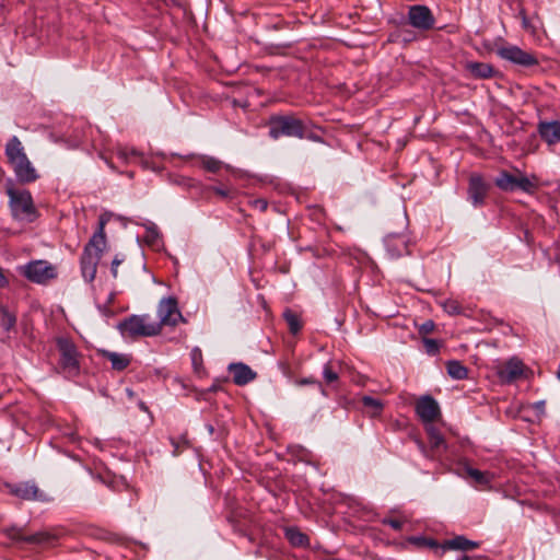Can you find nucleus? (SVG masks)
<instances>
[{"label":"nucleus","mask_w":560,"mask_h":560,"mask_svg":"<svg viewBox=\"0 0 560 560\" xmlns=\"http://www.w3.org/2000/svg\"><path fill=\"white\" fill-rule=\"evenodd\" d=\"M558 376L560 378V364H559V370H558Z\"/></svg>","instance_id":"obj_55"},{"label":"nucleus","mask_w":560,"mask_h":560,"mask_svg":"<svg viewBox=\"0 0 560 560\" xmlns=\"http://www.w3.org/2000/svg\"><path fill=\"white\" fill-rule=\"evenodd\" d=\"M197 354L199 358H201V352L198 349L194 350V352H192V362H194V365L196 369H197V362H198Z\"/></svg>","instance_id":"obj_45"},{"label":"nucleus","mask_w":560,"mask_h":560,"mask_svg":"<svg viewBox=\"0 0 560 560\" xmlns=\"http://www.w3.org/2000/svg\"><path fill=\"white\" fill-rule=\"evenodd\" d=\"M447 373L454 380H464L468 376V369L459 361L453 360L446 363Z\"/></svg>","instance_id":"obj_29"},{"label":"nucleus","mask_w":560,"mask_h":560,"mask_svg":"<svg viewBox=\"0 0 560 560\" xmlns=\"http://www.w3.org/2000/svg\"><path fill=\"white\" fill-rule=\"evenodd\" d=\"M405 520L399 517H386L383 520V524L390 526L393 529L399 532L402 529Z\"/></svg>","instance_id":"obj_37"},{"label":"nucleus","mask_w":560,"mask_h":560,"mask_svg":"<svg viewBox=\"0 0 560 560\" xmlns=\"http://www.w3.org/2000/svg\"><path fill=\"white\" fill-rule=\"evenodd\" d=\"M207 429H208L210 434H212L213 431H214V429H213V427L211 424H207Z\"/></svg>","instance_id":"obj_49"},{"label":"nucleus","mask_w":560,"mask_h":560,"mask_svg":"<svg viewBox=\"0 0 560 560\" xmlns=\"http://www.w3.org/2000/svg\"><path fill=\"white\" fill-rule=\"evenodd\" d=\"M115 300V292H109L108 294V298H107V304H112Z\"/></svg>","instance_id":"obj_46"},{"label":"nucleus","mask_w":560,"mask_h":560,"mask_svg":"<svg viewBox=\"0 0 560 560\" xmlns=\"http://www.w3.org/2000/svg\"><path fill=\"white\" fill-rule=\"evenodd\" d=\"M417 416L422 422L432 424L441 416L438 401L430 395L421 396L415 406Z\"/></svg>","instance_id":"obj_12"},{"label":"nucleus","mask_w":560,"mask_h":560,"mask_svg":"<svg viewBox=\"0 0 560 560\" xmlns=\"http://www.w3.org/2000/svg\"><path fill=\"white\" fill-rule=\"evenodd\" d=\"M434 323L432 320H425L421 326H420V329L419 331L422 334V335H429L431 332H433L434 330Z\"/></svg>","instance_id":"obj_40"},{"label":"nucleus","mask_w":560,"mask_h":560,"mask_svg":"<svg viewBox=\"0 0 560 560\" xmlns=\"http://www.w3.org/2000/svg\"><path fill=\"white\" fill-rule=\"evenodd\" d=\"M435 18L431 9L424 4L408 8L407 23L419 32H429L435 27Z\"/></svg>","instance_id":"obj_8"},{"label":"nucleus","mask_w":560,"mask_h":560,"mask_svg":"<svg viewBox=\"0 0 560 560\" xmlns=\"http://www.w3.org/2000/svg\"><path fill=\"white\" fill-rule=\"evenodd\" d=\"M498 55L508 61L522 67H532L538 63L534 55L522 50L517 46H505L498 49Z\"/></svg>","instance_id":"obj_14"},{"label":"nucleus","mask_w":560,"mask_h":560,"mask_svg":"<svg viewBox=\"0 0 560 560\" xmlns=\"http://www.w3.org/2000/svg\"><path fill=\"white\" fill-rule=\"evenodd\" d=\"M523 25H524V27H527V19H526V16H523Z\"/></svg>","instance_id":"obj_51"},{"label":"nucleus","mask_w":560,"mask_h":560,"mask_svg":"<svg viewBox=\"0 0 560 560\" xmlns=\"http://www.w3.org/2000/svg\"><path fill=\"white\" fill-rule=\"evenodd\" d=\"M538 131L544 141L548 144H556L560 142V121H540Z\"/></svg>","instance_id":"obj_21"},{"label":"nucleus","mask_w":560,"mask_h":560,"mask_svg":"<svg viewBox=\"0 0 560 560\" xmlns=\"http://www.w3.org/2000/svg\"><path fill=\"white\" fill-rule=\"evenodd\" d=\"M310 384H317V386L319 387L322 393L325 394V390H324L322 384L313 377H305V378H301L298 381V385H300V386L310 385Z\"/></svg>","instance_id":"obj_41"},{"label":"nucleus","mask_w":560,"mask_h":560,"mask_svg":"<svg viewBox=\"0 0 560 560\" xmlns=\"http://www.w3.org/2000/svg\"><path fill=\"white\" fill-rule=\"evenodd\" d=\"M495 185L503 191L521 190L526 194H533L536 185L526 176H514L509 172H501L495 178Z\"/></svg>","instance_id":"obj_10"},{"label":"nucleus","mask_w":560,"mask_h":560,"mask_svg":"<svg viewBox=\"0 0 560 560\" xmlns=\"http://www.w3.org/2000/svg\"><path fill=\"white\" fill-rule=\"evenodd\" d=\"M283 317L292 335H296L298 332H300L303 325L298 314H295L291 310H285L283 313Z\"/></svg>","instance_id":"obj_30"},{"label":"nucleus","mask_w":560,"mask_h":560,"mask_svg":"<svg viewBox=\"0 0 560 560\" xmlns=\"http://www.w3.org/2000/svg\"><path fill=\"white\" fill-rule=\"evenodd\" d=\"M537 406H538V407L544 406V401L538 402V404H537Z\"/></svg>","instance_id":"obj_53"},{"label":"nucleus","mask_w":560,"mask_h":560,"mask_svg":"<svg viewBox=\"0 0 560 560\" xmlns=\"http://www.w3.org/2000/svg\"><path fill=\"white\" fill-rule=\"evenodd\" d=\"M8 283H9V282L1 281V282H0V288H4V287H5V284H8Z\"/></svg>","instance_id":"obj_52"},{"label":"nucleus","mask_w":560,"mask_h":560,"mask_svg":"<svg viewBox=\"0 0 560 560\" xmlns=\"http://www.w3.org/2000/svg\"><path fill=\"white\" fill-rule=\"evenodd\" d=\"M283 534L289 544L294 548H308L310 537L298 526H284Z\"/></svg>","instance_id":"obj_23"},{"label":"nucleus","mask_w":560,"mask_h":560,"mask_svg":"<svg viewBox=\"0 0 560 560\" xmlns=\"http://www.w3.org/2000/svg\"><path fill=\"white\" fill-rule=\"evenodd\" d=\"M387 255L390 258H398L409 254V240L405 234L389 233L384 238Z\"/></svg>","instance_id":"obj_15"},{"label":"nucleus","mask_w":560,"mask_h":560,"mask_svg":"<svg viewBox=\"0 0 560 560\" xmlns=\"http://www.w3.org/2000/svg\"><path fill=\"white\" fill-rule=\"evenodd\" d=\"M362 405L364 408L370 409L372 412V416H377L383 410V404L371 396H363L362 397Z\"/></svg>","instance_id":"obj_32"},{"label":"nucleus","mask_w":560,"mask_h":560,"mask_svg":"<svg viewBox=\"0 0 560 560\" xmlns=\"http://www.w3.org/2000/svg\"><path fill=\"white\" fill-rule=\"evenodd\" d=\"M252 206L255 209H258L259 211H265L268 207V202H267V200H265L262 198H258V199H254L252 201Z\"/></svg>","instance_id":"obj_42"},{"label":"nucleus","mask_w":560,"mask_h":560,"mask_svg":"<svg viewBox=\"0 0 560 560\" xmlns=\"http://www.w3.org/2000/svg\"><path fill=\"white\" fill-rule=\"evenodd\" d=\"M424 346L427 348V352L430 354H435L439 351V343L434 339H425Z\"/></svg>","instance_id":"obj_39"},{"label":"nucleus","mask_w":560,"mask_h":560,"mask_svg":"<svg viewBox=\"0 0 560 560\" xmlns=\"http://www.w3.org/2000/svg\"><path fill=\"white\" fill-rule=\"evenodd\" d=\"M5 156L18 182L28 184L38 179L39 175L27 158L24 147L16 136L11 137L7 142Z\"/></svg>","instance_id":"obj_2"},{"label":"nucleus","mask_w":560,"mask_h":560,"mask_svg":"<svg viewBox=\"0 0 560 560\" xmlns=\"http://www.w3.org/2000/svg\"><path fill=\"white\" fill-rule=\"evenodd\" d=\"M269 136L275 140L282 136L303 139L305 137V127L301 119L293 116H273L269 121Z\"/></svg>","instance_id":"obj_6"},{"label":"nucleus","mask_w":560,"mask_h":560,"mask_svg":"<svg viewBox=\"0 0 560 560\" xmlns=\"http://www.w3.org/2000/svg\"><path fill=\"white\" fill-rule=\"evenodd\" d=\"M135 267L136 269L145 270V264L143 262L142 258H139L138 261L132 266L130 261H127L126 255L118 253L115 255L110 262L109 267V276L113 278H129L133 277L135 273L131 272V268Z\"/></svg>","instance_id":"obj_13"},{"label":"nucleus","mask_w":560,"mask_h":560,"mask_svg":"<svg viewBox=\"0 0 560 560\" xmlns=\"http://www.w3.org/2000/svg\"><path fill=\"white\" fill-rule=\"evenodd\" d=\"M113 213L105 212L100 215L96 231L83 248L80 259L81 273L84 280H94L102 253L106 247L105 226Z\"/></svg>","instance_id":"obj_1"},{"label":"nucleus","mask_w":560,"mask_h":560,"mask_svg":"<svg viewBox=\"0 0 560 560\" xmlns=\"http://www.w3.org/2000/svg\"><path fill=\"white\" fill-rule=\"evenodd\" d=\"M466 471L467 475L471 477L477 485L487 486L490 483L491 478L488 472H483L471 467H467Z\"/></svg>","instance_id":"obj_31"},{"label":"nucleus","mask_w":560,"mask_h":560,"mask_svg":"<svg viewBox=\"0 0 560 560\" xmlns=\"http://www.w3.org/2000/svg\"><path fill=\"white\" fill-rule=\"evenodd\" d=\"M425 430L429 438L430 450H425L422 446L423 453L427 457L438 458L446 451V441L442 433L434 425L430 424Z\"/></svg>","instance_id":"obj_17"},{"label":"nucleus","mask_w":560,"mask_h":560,"mask_svg":"<svg viewBox=\"0 0 560 560\" xmlns=\"http://www.w3.org/2000/svg\"><path fill=\"white\" fill-rule=\"evenodd\" d=\"M139 407H140L142 410H144V411H147V410H148V408H147V406L144 405V402H140V404H139Z\"/></svg>","instance_id":"obj_50"},{"label":"nucleus","mask_w":560,"mask_h":560,"mask_svg":"<svg viewBox=\"0 0 560 560\" xmlns=\"http://www.w3.org/2000/svg\"><path fill=\"white\" fill-rule=\"evenodd\" d=\"M400 36H401L402 42H405V43H410L416 38L411 31H402L400 33Z\"/></svg>","instance_id":"obj_43"},{"label":"nucleus","mask_w":560,"mask_h":560,"mask_svg":"<svg viewBox=\"0 0 560 560\" xmlns=\"http://www.w3.org/2000/svg\"><path fill=\"white\" fill-rule=\"evenodd\" d=\"M16 315L0 300V326L4 331L10 332L15 328Z\"/></svg>","instance_id":"obj_28"},{"label":"nucleus","mask_w":560,"mask_h":560,"mask_svg":"<svg viewBox=\"0 0 560 560\" xmlns=\"http://www.w3.org/2000/svg\"><path fill=\"white\" fill-rule=\"evenodd\" d=\"M5 190L10 199V208L14 218L32 222L35 219V208L31 192L25 189H14L12 179L8 180Z\"/></svg>","instance_id":"obj_5"},{"label":"nucleus","mask_w":560,"mask_h":560,"mask_svg":"<svg viewBox=\"0 0 560 560\" xmlns=\"http://www.w3.org/2000/svg\"><path fill=\"white\" fill-rule=\"evenodd\" d=\"M324 377L327 383H332L338 380L337 373L332 371L329 364H326L324 368Z\"/></svg>","instance_id":"obj_38"},{"label":"nucleus","mask_w":560,"mask_h":560,"mask_svg":"<svg viewBox=\"0 0 560 560\" xmlns=\"http://www.w3.org/2000/svg\"><path fill=\"white\" fill-rule=\"evenodd\" d=\"M20 273L27 280H52L57 278L56 266L47 260H33L18 267Z\"/></svg>","instance_id":"obj_9"},{"label":"nucleus","mask_w":560,"mask_h":560,"mask_svg":"<svg viewBox=\"0 0 560 560\" xmlns=\"http://www.w3.org/2000/svg\"><path fill=\"white\" fill-rule=\"evenodd\" d=\"M172 444L174 446V454L175 455H178L179 454V451H178V444H176L174 441H172Z\"/></svg>","instance_id":"obj_47"},{"label":"nucleus","mask_w":560,"mask_h":560,"mask_svg":"<svg viewBox=\"0 0 560 560\" xmlns=\"http://www.w3.org/2000/svg\"><path fill=\"white\" fill-rule=\"evenodd\" d=\"M413 541L419 545V546H423V547H428L430 549H434L435 552L442 555V545H440L436 540L432 539V538H427V537H416L413 538Z\"/></svg>","instance_id":"obj_34"},{"label":"nucleus","mask_w":560,"mask_h":560,"mask_svg":"<svg viewBox=\"0 0 560 560\" xmlns=\"http://www.w3.org/2000/svg\"><path fill=\"white\" fill-rule=\"evenodd\" d=\"M228 369L232 374L233 382L238 386H244L250 383L257 375L256 372L244 363H231Z\"/></svg>","instance_id":"obj_20"},{"label":"nucleus","mask_w":560,"mask_h":560,"mask_svg":"<svg viewBox=\"0 0 560 560\" xmlns=\"http://www.w3.org/2000/svg\"><path fill=\"white\" fill-rule=\"evenodd\" d=\"M415 288H416L417 290H423L421 287H418V285H416Z\"/></svg>","instance_id":"obj_54"},{"label":"nucleus","mask_w":560,"mask_h":560,"mask_svg":"<svg viewBox=\"0 0 560 560\" xmlns=\"http://www.w3.org/2000/svg\"><path fill=\"white\" fill-rule=\"evenodd\" d=\"M141 225L145 230L143 236L145 244L155 250H160L163 247V238L158 225L149 220H145Z\"/></svg>","instance_id":"obj_22"},{"label":"nucleus","mask_w":560,"mask_h":560,"mask_svg":"<svg viewBox=\"0 0 560 560\" xmlns=\"http://www.w3.org/2000/svg\"><path fill=\"white\" fill-rule=\"evenodd\" d=\"M124 337H152L161 332V324L151 322L149 315H131L118 324Z\"/></svg>","instance_id":"obj_4"},{"label":"nucleus","mask_w":560,"mask_h":560,"mask_svg":"<svg viewBox=\"0 0 560 560\" xmlns=\"http://www.w3.org/2000/svg\"><path fill=\"white\" fill-rule=\"evenodd\" d=\"M158 315L161 324V328L163 326H175L179 322H184V317L178 308L177 300L173 296L161 300L158 307Z\"/></svg>","instance_id":"obj_11"},{"label":"nucleus","mask_w":560,"mask_h":560,"mask_svg":"<svg viewBox=\"0 0 560 560\" xmlns=\"http://www.w3.org/2000/svg\"><path fill=\"white\" fill-rule=\"evenodd\" d=\"M57 349L60 353L59 370L67 378L80 374L79 351L75 345L67 338L57 339Z\"/></svg>","instance_id":"obj_7"},{"label":"nucleus","mask_w":560,"mask_h":560,"mask_svg":"<svg viewBox=\"0 0 560 560\" xmlns=\"http://www.w3.org/2000/svg\"><path fill=\"white\" fill-rule=\"evenodd\" d=\"M116 154L118 159L124 163H129L133 158L141 159V165L145 168L151 167L147 160L142 159V153L136 150L135 148H129L126 145H118L116 148Z\"/></svg>","instance_id":"obj_27"},{"label":"nucleus","mask_w":560,"mask_h":560,"mask_svg":"<svg viewBox=\"0 0 560 560\" xmlns=\"http://www.w3.org/2000/svg\"><path fill=\"white\" fill-rule=\"evenodd\" d=\"M9 493L22 500H42L43 493L35 482L24 481L7 485Z\"/></svg>","instance_id":"obj_18"},{"label":"nucleus","mask_w":560,"mask_h":560,"mask_svg":"<svg viewBox=\"0 0 560 560\" xmlns=\"http://www.w3.org/2000/svg\"><path fill=\"white\" fill-rule=\"evenodd\" d=\"M524 374V364L516 358L498 366V376L502 383L510 384L521 378Z\"/></svg>","instance_id":"obj_16"},{"label":"nucleus","mask_w":560,"mask_h":560,"mask_svg":"<svg viewBox=\"0 0 560 560\" xmlns=\"http://www.w3.org/2000/svg\"><path fill=\"white\" fill-rule=\"evenodd\" d=\"M465 69L475 79H490L495 72L491 65L478 61H467Z\"/></svg>","instance_id":"obj_25"},{"label":"nucleus","mask_w":560,"mask_h":560,"mask_svg":"<svg viewBox=\"0 0 560 560\" xmlns=\"http://www.w3.org/2000/svg\"><path fill=\"white\" fill-rule=\"evenodd\" d=\"M102 159L105 161V163H106V164H107L112 170H114V168H115V167H114V165H113V163H112V162H109L106 158H103V156H102Z\"/></svg>","instance_id":"obj_48"},{"label":"nucleus","mask_w":560,"mask_h":560,"mask_svg":"<svg viewBox=\"0 0 560 560\" xmlns=\"http://www.w3.org/2000/svg\"><path fill=\"white\" fill-rule=\"evenodd\" d=\"M101 353L103 358L107 359L112 363V368L115 371L126 370L131 362V358L127 354L117 353L108 350H102Z\"/></svg>","instance_id":"obj_26"},{"label":"nucleus","mask_w":560,"mask_h":560,"mask_svg":"<svg viewBox=\"0 0 560 560\" xmlns=\"http://www.w3.org/2000/svg\"><path fill=\"white\" fill-rule=\"evenodd\" d=\"M200 160L202 167L209 172L215 173L222 167V162L215 158L202 155Z\"/></svg>","instance_id":"obj_33"},{"label":"nucleus","mask_w":560,"mask_h":560,"mask_svg":"<svg viewBox=\"0 0 560 560\" xmlns=\"http://www.w3.org/2000/svg\"><path fill=\"white\" fill-rule=\"evenodd\" d=\"M221 389V385L219 382H214L209 388H208V392L209 393H217L218 390Z\"/></svg>","instance_id":"obj_44"},{"label":"nucleus","mask_w":560,"mask_h":560,"mask_svg":"<svg viewBox=\"0 0 560 560\" xmlns=\"http://www.w3.org/2000/svg\"><path fill=\"white\" fill-rule=\"evenodd\" d=\"M444 310L451 315H458L462 313L460 304L455 300H447L444 304Z\"/></svg>","instance_id":"obj_36"},{"label":"nucleus","mask_w":560,"mask_h":560,"mask_svg":"<svg viewBox=\"0 0 560 560\" xmlns=\"http://www.w3.org/2000/svg\"><path fill=\"white\" fill-rule=\"evenodd\" d=\"M210 190L215 192L222 199H232L235 196V190L229 187L212 186L210 187Z\"/></svg>","instance_id":"obj_35"},{"label":"nucleus","mask_w":560,"mask_h":560,"mask_svg":"<svg viewBox=\"0 0 560 560\" xmlns=\"http://www.w3.org/2000/svg\"><path fill=\"white\" fill-rule=\"evenodd\" d=\"M479 547V542L467 539L465 536H455L452 539H447L442 545V552L445 550H462L468 551Z\"/></svg>","instance_id":"obj_24"},{"label":"nucleus","mask_w":560,"mask_h":560,"mask_svg":"<svg viewBox=\"0 0 560 560\" xmlns=\"http://www.w3.org/2000/svg\"><path fill=\"white\" fill-rule=\"evenodd\" d=\"M487 196V185L480 176H471L468 185V200L474 207L482 206Z\"/></svg>","instance_id":"obj_19"},{"label":"nucleus","mask_w":560,"mask_h":560,"mask_svg":"<svg viewBox=\"0 0 560 560\" xmlns=\"http://www.w3.org/2000/svg\"><path fill=\"white\" fill-rule=\"evenodd\" d=\"M2 533L14 542L55 547L59 539L66 535V529L63 527H54L48 530L26 535L21 527L8 526L2 528Z\"/></svg>","instance_id":"obj_3"}]
</instances>
